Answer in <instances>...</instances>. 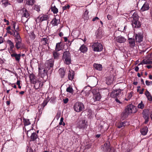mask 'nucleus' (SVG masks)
<instances>
[{
    "mask_svg": "<svg viewBox=\"0 0 152 152\" xmlns=\"http://www.w3.org/2000/svg\"><path fill=\"white\" fill-rule=\"evenodd\" d=\"M53 66V62L52 60H51L48 61L45 63L44 68H39V75L42 78L45 77V79H43L44 81L45 82L47 79V72L48 71L52 68Z\"/></svg>",
    "mask_w": 152,
    "mask_h": 152,
    "instance_id": "1",
    "label": "nucleus"
},
{
    "mask_svg": "<svg viewBox=\"0 0 152 152\" xmlns=\"http://www.w3.org/2000/svg\"><path fill=\"white\" fill-rule=\"evenodd\" d=\"M73 108L75 111L79 112L84 110V106L82 103L80 102H77L75 104Z\"/></svg>",
    "mask_w": 152,
    "mask_h": 152,
    "instance_id": "2",
    "label": "nucleus"
},
{
    "mask_svg": "<svg viewBox=\"0 0 152 152\" xmlns=\"http://www.w3.org/2000/svg\"><path fill=\"white\" fill-rule=\"evenodd\" d=\"M63 58L64 59V62L66 64H69L71 63L70 54L69 51H66L64 53Z\"/></svg>",
    "mask_w": 152,
    "mask_h": 152,
    "instance_id": "3",
    "label": "nucleus"
},
{
    "mask_svg": "<svg viewBox=\"0 0 152 152\" xmlns=\"http://www.w3.org/2000/svg\"><path fill=\"white\" fill-rule=\"evenodd\" d=\"M133 20H132V25L134 27L139 28L140 26V24L138 21V17L137 15H133Z\"/></svg>",
    "mask_w": 152,
    "mask_h": 152,
    "instance_id": "4",
    "label": "nucleus"
},
{
    "mask_svg": "<svg viewBox=\"0 0 152 152\" xmlns=\"http://www.w3.org/2000/svg\"><path fill=\"white\" fill-rule=\"evenodd\" d=\"M92 47L94 51L96 52L101 51L103 48L102 44L98 42L94 43Z\"/></svg>",
    "mask_w": 152,
    "mask_h": 152,
    "instance_id": "5",
    "label": "nucleus"
},
{
    "mask_svg": "<svg viewBox=\"0 0 152 152\" xmlns=\"http://www.w3.org/2000/svg\"><path fill=\"white\" fill-rule=\"evenodd\" d=\"M125 110L129 114L134 113L137 111L135 107L131 104L127 106Z\"/></svg>",
    "mask_w": 152,
    "mask_h": 152,
    "instance_id": "6",
    "label": "nucleus"
},
{
    "mask_svg": "<svg viewBox=\"0 0 152 152\" xmlns=\"http://www.w3.org/2000/svg\"><path fill=\"white\" fill-rule=\"evenodd\" d=\"M92 93L94 95V99L95 101H99L101 98V96L100 94L96 90L94 89L92 91Z\"/></svg>",
    "mask_w": 152,
    "mask_h": 152,
    "instance_id": "7",
    "label": "nucleus"
},
{
    "mask_svg": "<svg viewBox=\"0 0 152 152\" xmlns=\"http://www.w3.org/2000/svg\"><path fill=\"white\" fill-rule=\"evenodd\" d=\"M49 18V17L47 15H42L39 16L36 19V21L41 22L43 21L47 20Z\"/></svg>",
    "mask_w": 152,
    "mask_h": 152,
    "instance_id": "8",
    "label": "nucleus"
},
{
    "mask_svg": "<svg viewBox=\"0 0 152 152\" xmlns=\"http://www.w3.org/2000/svg\"><path fill=\"white\" fill-rule=\"evenodd\" d=\"M87 124L85 122L84 119H82L79 121L78 123V127L79 128H83L86 127Z\"/></svg>",
    "mask_w": 152,
    "mask_h": 152,
    "instance_id": "9",
    "label": "nucleus"
},
{
    "mask_svg": "<svg viewBox=\"0 0 152 152\" xmlns=\"http://www.w3.org/2000/svg\"><path fill=\"white\" fill-rule=\"evenodd\" d=\"M7 43L10 46L9 49V53H11L14 52L15 50L14 49V46L13 43L10 40L8 41Z\"/></svg>",
    "mask_w": 152,
    "mask_h": 152,
    "instance_id": "10",
    "label": "nucleus"
},
{
    "mask_svg": "<svg viewBox=\"0 0 152 152\" xmlns=\"http://www.w3.org/2000/svg\"><path fill=\"white\" fill-rule=\"evenodd\" d=\"M48 102L47 100H44L43 102L40 105V106H39L38 107L39 111V114L42 113V111L44 107L47 104Z\"/></svg>",
    "mask_w": 152,
    "mask_h": 152,
    "instance_id": "11",
    "label": "nucleus"
},
{
    "mask_svg": "<svg viewBox=\"0 0 152 152\" xmlns=\"http://www.w3.org/2000/svg\"><path fill=\"white\" fill-rule=\"evenodd\" d=\"M121 92V90L119 89H118L116 90H114L111 93L110 96L112 97H115L118 95L119 93Z\"/></svg>",
    "mask_w": 152,
    "mask_h": 152,
    "instance_id": "12",
    "label": "nucleus"
},
{
    "mask_svg": "<svg viewBox=\"0 0 152 152\" xmlns=\"http://www.w3.org/2000/svg\"><path fill=\"white\" fill-rule=\"evenodd\" d=\"M43 81H42L41 82L39 80H37L35 83H34V87L35 89H38L39 88L41 87L43 85Z\"/></svg>",
    "mask_w": 152,
    "mask_h": 152,
    "instance_id": "13",
    "label": "nucleus"
},
{
    "mask_svg": "<svg viewBox=\"0 0 152 152\" xmlns=\"http://www.w3.org/2000/svg\"><path fill=\"white\" fill-rule=\"evenodd\" d=\"M143 36L141 34H138L135 35V39L136 42L140 43L142 40Z\"/></svg>",
    "mask_w": 152,
    "mask_h": 152,
    "instance_id": "14",
    "label": "nucleus"
},
{
    "mask_svg": "<svg viewBox=\"0 0 152 152\" xmlns=\"http://www.w3.org/2000/svg\"><path fill=\"white\" fill-rule=\"evenodd\" d=\"M74 72L71 69H70L69 71L68 77L69 80H72L74 77Z\"/></svg>",
    "mask_w": 152,
    "mask_h": 152,
    "instance_id": "15",
    "label": "nucleus"
},
{
    "mask_svg": "<svg viewBox=\"0 0 152 152\" xmlns=\"http://www.w3.org/2000/svg\"><path fill=\"white\" fill-rule=\"evenodd\" d=\"M11 56L12 57H14L16 61L19 62L20 61L21 55L20 54H17L14 52L11 53Z\"/></svg>",
    "mask_w": 152,
    "mask_h": 152,
    "instance_id": "16",
    "label": "nucleus"
},
{
    "mask_svg": "<svg viewBox=\"0 0 152 152\" xmlns=\"http://www.w3.org/2000/svg\"><path fill=\"white\" fill-rule=\"evenodd\" d=\"M116 40L120 43H123L126 41V39L122 36H119L116 38Z\"/></svg>",
    "mask_w": 152,
    "mask_h": 152,
    "instance_id": "17",
    "label": "nucleus"
},
{
    "mask_svg": "<svg viewBox=\"0 0 152 152\" xmlns=\"http://www.w3.org/2000/svg\"><path fill=\"white\" fill-rule=\"evenodd\" d=\"M149 8V5L147 2H145L141 9L142 11H144L148 10Z\"/></svg>",
    "mask_w": 152,
    "mask_h": 152,
    "instance_id": "18",
    "label": "nucleus"
},
{
    "mask_svg": "<svg viewBox=\"0 0 152 152\" xmlns=\"http://www.w3.org/2000/svg\"><path fill=\"white\" fill-rule=\"evenodd\" d=\"M23 17H25L27 18L29 17L30 14L27 10L23 8Z\"/></svg>",
    "mask_w": 152,
    "mask_h": 152,
    "instance_id": "19",
    "label": "nucleus"
},
{
    "mask_svg": "<svg viewBox=\"0 0 152 152\" xmlns=\"http://www.w3.org/2000/svg\"><path fill=\"white\" fill-rule=\"evenodd\" d=\"M16 42L15 46L17 49H19L22 45L21 39L15 40Z\"/></svg>",
    "mask_w": 152,
    "mask_h": 152,
    "instance_id": "20",
    "label": "nucleus"
},
{
    "mask_svg": "<svg viewBox=\"0 0 152 152\" xmlns=\"http://www.w3.org/2000/svg\"><path fill=\"white\" fill-rule=\"evenodd\" d=\"M129 42L130 47L133 48L135 46V42L134 39L132 38L129 39Z\"/></svg>",
    "mask_w": 152,
    "mask_h": 152,
    "instance_id": "21",
    "label": "nucleus"
},
{
    "mask_svg": "<svg viewBox=\"0 0 152 152\" xmlns=\"http://www.w3.org/2000/svg\"><path fill=\"white\" fill-rule=\"evenodd\" d=\"M148 131V128L147 127H145L140 130L141 134L143 135H146Z\"/></svg>",
    "mask_w": 152,
    "mask_h": 152,
    "instance_id": "22",
    "label": "nucleus"
},
{
    "mask_svg": "<svg viewBox=\"0 0 152 152\" xmlns=\"http://www.w3.org/2000/svg\"><path fill=\"white\" fill-rule=\"evenodd\" d=\"M29 77L30 82L34 84V83L37 81L35 77L33 74L30 75Z\"/></svg>",
    "mask_w": 152,
    "mask_h": 152,
    "instance_id": "23",
    "label": "nucleus"
},
{
    "mask_svg": "<svg viewBox=\"0 0 152 152\" xmlns=\"http://www.w3.org/2000/svg\"><path fill=\"white\" fill-rule=\"evenodd\" d=\"M145 94L147 97L148 99L150 101H152V97L150 92L147 90L145 92Z\"/></svg>",
    "mask_w": 152,
    "mask_h": 152,
    "instance_id": "24",
    "label": "nucleus"
},
{
    "mask_svg": "<svg viewBox=\"0 0 152 152\" xmlns=\"http://www.w3.org/2000/svg\"><path fill=\"white\" fill-rule=\"evenodd\" d=\"M13 35L15 37V40L21 39L18 32L17 30H15V32L13 31Z\"/></svg>",
    "mask_w": 152,
    "mask_h": 152,
    "instance_id": "25",
    "label": "nucleus"
},
{
    "mask_svg": "<svg viewBox=\"0 0 152 152\" xmlns=\"http://www.w3.org/2000/svg\"><path fill=\"white\" fill-rule=\"evenodd\" d=\"M94 66L96 69L99 71L101 70L102 69V65L100 64H94Z\"/></svg>",
    "mask_w": 152,
    "mask_h": 152,
    "instance_id": "26",
    "label": "nucleus"
},
{
    "mask_svg": "<svg viewBox=\"0 0 152 152\" xmlns=\"http://www.w3.org/2000/svg\"><path fill=\"white\" fill-rule=\"evenodd\" d=\"M60 20L56 18L53 19L51 21L52 25L53 26H57L59 23Z\"/></svg>",
    "mask_w": 152,
    "mask_h": 152,
    "instance_id": "27",
    "label": "nucleus"
},
{
    "mask_svg": "<svg viewBox=\"0 0 152 152\" xmlns=\"http://www.w3.org/2000/svg\"><path fill=\"white\" fill-rule=\"evenodd\" d=\"M129 114V113L125 110V111L124 112H123L121 114V119L122 120H124L128 116Z\"/></svg>",
    "mask_w": 152,
    "mask_h": 152,
    "instance_id": "28",
    "label": "nucleus"
},
{
    "mask_svg": "<svg viewBox=\"0 0 152 152\" xmlns=\"http://www.w3.org/2000/svg\"><path fill=\"white\" fill-rule=\"evenodd\" d=\"M80 50L81 52L85 53L87 51V48L85 45H83L80 47Z\"/></svg>",
    "mask_w": 152,
    "mask_h": 152,
    "instance_id": "29",
    "label": "nucleus"
},
{
    "mask_svg": "<svg viewBox=\"0 0 152 152\" xmlns=\"http://www.w3.org/2000/svg\"><path fill=\"white\" fill-rule=\"evenodd\" d=\"M59 73L61 75V77L63 78L64 77L65 75V71L64 69L60 68L59 70Z\"/></svg>",
    "mask_w": 152,
    "mask_h": 152,
    "instance_id": "30",
    "label": "nucleus"
},
{
    "mask_svg": "<svg viewBox=\"0 0 152 152\" xmlns=\"http://www.w3.org/2000/svg\"><path fill=\"white\" fill-rule=\"evenodd\" d=\"M31 137V140L34 141L37 138V135L36 133L33 132L32 133Z\"/></svg>",
    "mask_w": 152,
    "mask_h": 152,
    "instance_id": "31",
    "label": "nucleus"
},
{
    "mask_svg": "<svg viewBox=\"0 0 152 152\" xmlns=\"http://www.w3.org/2000/svg\"><path fill=\"white\" fill-rule=\"evenodd\" d=\"M104 150L105 151L108 152H112V151H111L112 148H110L109 145L107 146V145L106 144H104Z\"/></svg>",
    "mask_w": 152,
    "mask_h": 152,
    "instance_id": "32",
    "label": "nucleus"
},
{
    "mask_svg": "<svg viewBox=\"0 0 152 152\" xmlns=\"http://www.w3.org/2000/svg\"><path fill=\"white\" fill-rule=\"evenodd\" d=\"M88 10H86L84 13L83 17L85 20H87L89 16L88 15Z\"/></svg>",
    "mask_w": 152,
    "mask_h": 152,
    "instance_id": "33",
    "label": "nucleus"
},
{
    "mask_svg": "<svg viewBox=\"0 0 152 152\" xmlns=\"http://www.w3.org/2000/svg\"><path fill=\"white\" fill-rule=\"evenodd\" d=\"M143 62L144 64H152V61L149 59H145L143 60Z\"/></svg>",
    "mask_w": 152,
    "mask_h": 152,
    "instance_id": "34",
    "label": "nucleus"
},
{
    "mask_svg": "<svg viewBox=\"0 0 152 152\" xmlns=\"http://www.w3.org/2000/svg\"><path fill=\"white\" fill-rule=\"evenodd\" d=\"M34 0H27L26 1V4L28 5H33L35 3Z\"/></svg>",
    "mask_w": 152,
    "mask_h": 152,
    "instance_id": "35",
    "label": "nucleus"
},
{
    "mask_svg": "<svg viewBox=\"0 0 152 152\" xmlns=\"http://www.w3.org/2000/svg\"><path fill=\"white\" fill-rule=\"evenodd\" d=\"M57 52L56 51H54L53 52V55L54 58L56 59L58 58L60 55L59 53Z\"/></svg>",
    "mask_w": 152,
    "mask_h": 152,
    "instance_id": "36",
    "label": "nucleus"
},
{
    "mask_svg": "<svg viewBox=\"0 0 152 152\" xmlns=\"http://www.w3.org/2000/svg\"><path fill=\"white\" fill-rule=\"evenodd\" d=\"M61 42H58L56 44L55 50L56 51H59L61 49V47L60 45Z\"/></svg>",
    "mask_w": 152,
    "mask_h": 152,
    "instance_id": "37",
    "label": "nucleus"
},
{
    "mask_svg": "<svg viewBox=\"0 0 152 152\" xmlns=\"http://www.w3.org/2000/svg\"><path fill=\"white\" fill-rule=\"evenodd\" d=\"M48 38L47 37L42 38L41 39L42 42H43V44L46 45L48 44Z\"/></svg>",
    "mask_w": 152,
    "mask_h": 152,
    "instance_id": "38",
    "label": "nucleus"
},
{
    "mask_svg": "<svg viewBox=\"0 0 152 152\" xmlns=\"http://www.w3.org/2000/svg\"><path fill=\"white\" fill-rule=\"evenodd\" d=\"M23 121L24 123V125L25 126L29 125L31 124L29 120L28 119L24 118L23 119Z\"/></svg>",
    "mask_w": 152,
    "mask_h": 152,
    "instance_id": "39",
    "label": "nucleus"
},
{
    "mask_svg": "<svg viewBox=\"0 0 152 152\" xmlns=\"http://www.w3.org/2000/svg\"><path fill=\"white\" fill-rule=\"evenodd\" d=\"M51 10L54 14H56L58 12V9L55 6L51 7Z\"/></svg>",
    "mask_w": 152,
    "mask_h": 152,
    "instance_id": "40",
    "label": "nucleus"
},
{
    "mask_svg": "<svg viewBox=\"0 0 152 152\" xmlns=\"http://www.w3.org/2000/svg\"><path fill=\"white\" fill-rule=\"evenodd\" d=\"M137 107L139 108L142 109L144 108V104L143 103L142 101H141V102L139 104Z\"/></svg>",
    "mask_w": 152,
    "mask_h": 152,
    "instance_id": "41",
    "label": "nucleus"
},
{
    "mask_svg": "<svg viewBox=\"0 0 152 152\" xmlns=\"http://www.w3.org/2000/svg\"><path fill=\"white\" fill-rule=\"evenodd\" d=\"M125 123H126L125 121L119 123L117 126L118 128H120L124 126L125 125Z\"/></svg>",
    "mask_w": 152,
    "mask_h": 152,
    "instance_id": "42",
    "label": "nucleus"
},
{
    "mask_svg": "<svg viewBox=\"0 0 152 152\" xmlns=\"http://www.w3.org/2000/svg\"><path fill=\"white\" fill-rule=\"evenodd\" d=\"M64 118L63 117H61V118L60 122L59 123V125H62L63 126L65 125V123L63 122Z\"/></svg>",
    "mask_w": 152,
    "mask_h": 152,
    "instance_id": "43",
    "label": "nucleus"
},
{
    "mask_svg": "<svg viewBox=\"0 0 152 152\" xmlns=\"http://www.w3.org/2000/svg\"><path fill=\"white\" fill-rule=\"evenodd\" d=\"M66 91L67 92L70 93H72L73 92V89L72 88L70 87L67 88L66 89Z\"/></svg>",
    "mask_w": 152,
    "mask_h": 152,
    "instance_id": "44",
    "label": "nucleus"
},
{
    "mask_svg": "<svg viewBox=\"0 0 152 152\" xmlns=\"http://www.w3.org/2000/svg\"><path fill=\"white\" fill-rule=\"evenodd\" d=\"M34 9L39 12L40 11V7L39 6L37 5H35L34 7Z\"/></svg>",
    "mask_w": 152,
    "mask_h": 152,
    "instance_id": "45",
    "label": "nucleus"
},
{
    "mask_svg": "<svg viewBox=\"0 0 152 152\" xmlns=\"http://www.w3.org/2000/svg\"><path fill=\"white\" fill-rule=\"evenodd\" d=\"M145 83L147 85L149 86L150 85H152V81H149L148 80L145 81Z\"/></svg>",
    "mask_w": 152,
    "mask_h": 152,
    "instance_id": "46",
    "label": "nucleus"
},
{
    "mask_svg": "<svg viewBox=\"0 0 152 152\" xmlns=\"http://www.w3.org/2000/svg\"><path fill=\"white\" fill-rule=\"evenodd\" d=\"M30 37L32 39H34L35 38V35L34 33L32 32L30 35Z\"/></svg>",
    "mask_w": 152,
    "mask_h": 152,
    "instance_id": "47",
    "label": "nucleus"
},
{
    "mask_svg": "<svg viewBox=\"0 0 152 152\" xmlns=\"http://www.w3.org/2000/svg\"><path fill=\"white\" fill-rule=\"evenodd\" d=\"M70 7V6L69 5H67V6H65L64 7H63V10H65L67 9H69Z\"/></svg>",
    "mask_w": 152,
    "mask_h": 152,
    "instance_id": "48",
    "label": "nucleus"
},
{
    "mask_svg": "<svg viewBox=\"0 0 152 152\" xmlns=\"http://www.w3.org/2000/svg\"><path fill=\"white\" fill-rule=\"evenodd\" d=\"M61 115L60 113H58L56 114V118L57 120H58L60 118Z\"/></svg>",
    "mask_w": 152,
    "mask_h": 152,
    "instance_id": "49",
    "label": "nucleus"
},
{
    "mask_svg": "<svg viewBox=\"0 0 152 152\" xmlns=\"http://www.w3.org/2000/svg\"><path fill=\"white\" fill-rule=\"evenodd\" d=\"M143 117L145 119H148L149 117L148 115H145V114H144V113H143Z\"/></svg>",
    "mask_w": 152,
    "mask_h": 152,
    "instance_id": "50",
    "label": "nucleus"
},
{
    "mask_svg": "<svg viewBox=\"0 0 152 152\" xmlns=\"http://www.w3.org/2000/svg\"><path fill=\"white\" fill-rule=\"evenodd\" d=\"M33 131L32 129L29 130L27 131V135L28 136L29 134H30V133H32V131Z\"/></svg>",
    "mask_w": 152,
    "mask_h": 152,
    "instance_id": "51",
    "label": "nucleus"
},
{
    "mask_svg": "<svg viewBox=\"0 0 152 152\" xmlns=\"http://www.w3.org/2000/svg\"><path fill=\"white\" fill-rule=\"evenodd\" d=\"M68 99L67 98H66L65 99H64L63 102L65 104L67 103L68 102Z\"/></svg>",
    "mask_w": 152,
    "mask_h": 152,
    "instance_id": "52",
    "label": "nucleus"
},
{
    "mask_svg": "<svg viewBox=\"0 0 152 152\" xmlns=\"http://www.w3.org/2000/svg\"><path fill=\"white\" fill-rule=\"evenodd\" d=\"M2 2L3 4H7L8 3V0H2Z\"/></svg>",
    "mask_w": 152,
    "mask_h": 152,
    "instance_id": "53",
    "label": "nucleus"
},
{
    "mask_svg": "<svg viewBox=\"0 0 152 152\" xmlns=\"http://www.w3.org/2000/svg\"><path fill=\"white\" fill-rule=\"evenodd\" d=\"M113 17L109 15H108L107 16V18L108 20H111L112 19Z\"/></svg>",
    "mask_w": 152,
    "mask_h": 152,
    "instance_id": "54",
    "label": "nucleus"
},
{
    "mask_svg": "<svg viewBox=\"0 0 152 152\" xmlns=\"http://www.w3.org/2000/svg\"><path fill=\"white\" fill-rule=\"evenodd\" d=\"M28 20V19H27L25 23V29H26V30L27 31L28 30L29 28L27 26H26V22Z\"/></svg>",
    "mask_w": 152,
    "mask_h": 152,
    "instance_id": "55",
    "label": "nucleus"
},
{
    "mask_svg": "<svg viewBox=\"0 0 152 152\" xmlns=\"http://www.w3.org/2000/svg\"><path fill=\"white\" fill-rule=\"evenodd\" d=\"M3 42V39L2 37H0V44Z\"/></svg>",
    "mask_w": 152,
    "mask_h": 152,
    "instance_id": "56",
    "label": "nucleus"
},
{
    "mask_svg": "<svg viewBox=\"0 0 152 152\" xmlns=\"http://www.w3.org/2000/svg\"><path fill=\"white\" fill-rule=\"evenodd\" d=\"M16 25V23H14L12 24V27L14 30H15V26Z\"/></svg>",
    "mask_w": 152,
    "mask_h": 152,
    "instance_id": "57",
    "label": "nucleus"
},
{
    "mask_svg": "<svg viewBox=\"0 0 152 152\" xmlns=\"http://www.w3.org/2000/svg\"><path fill=\"white\" fill-rule=\"evenodd\" d=\"M7 32H8V33H9L11 35H13V31H14V30H13L12 31V32H11L10 31H9V30H7Z\"/></svg>",
    "mask_w": 152,
    "mask_h": 152,
    "instance_id": "58",
    "label": "nucleus"
},
{
    "mask_svg": "<svg viewBox=\"0 0 152 152\" xmlns=\"http://www.w3.org/2000/svg\"><path fill=\"white\" fill-rule=\"evenodd\" d=\"M115 100L117 103H118L119 104H121V102L118 99H117V98L115 99Z\"/></svg>",
    "mask_w": 152,
    "mask_h": 152,
    "instance_id": "59",
    "label": "nucleus"
},
{
    "mask_svg": "<svg viewBox=\"0 0 152 152\" xmlns=\"http://www.w3.org/2000/svg\"><path fill=\"white\" fill-rule=\"evenodd\" d=\"M99 19V18L98 17H95V18H93V21H95L96 20H98Z\"/></svg>",
    "mask_w": 152,
    "mask_h": 152,
    "instance_id": "60",
    "label": "nucleus"
},
{
    "mask_svg": "<svg viewBox=\"0 0 152 152\" xmlns=\"http://www.w3.org/2000/svg\"><path fill=\"white\" fill-rule=\"evenodd\" d=\"M135 70L136 72H138L139 69V68L138 66H136L135 68Z\"/></svg>",
    "mask_w": 152,
    "mask_h": 152,
    "instance_id": "61",
    "label": "nucleus"
},
{
    "mask_svg": "<svg viewBox=\"0 0 152 152\" xmlns=\"http://www.w3.org/2000/svg\"><path fill=\"white\" fill-rule=\"evenodd\" d=\"M144 90V89L143 88L142 89L141 91H140V94H142L143 93V91Z\"/></svg>",
    "mask_w": 152,
    "mask_h": 152,
    "instance_id": "62",
    "label": "nucleus"
},
{
    "mask_svg": "<svg viewBox=\"0 0 152 152\" xmlns=\"http://www.w3.org/2000/svg\"><path fill=\"white\" fill-rule=\"evenodd\" d=\"M59 36L61 37H62L63 36V34L62 32H61L59 34Z\"/></svg>",
    "mask_w": 152,
    "mask_h": 152,
    "instance_id": "63",
    "label": "nucleus"
},
{
    "mask_svg": "<svg viewBox=\"0 0 152 152\" xmlns=\"http://www.w3.org/2000/svg\"><path fill=\"white\" fill-rule=\"evenodd\" d=\"M147 67L148 69H150L152 67V66L150 65H147L146 66Z\"/></svg>",
    "mask_w": 152,
    "mask_h": 152,
    "instance_id": "64",
    "label": "nucleus"
}]
</instances>
